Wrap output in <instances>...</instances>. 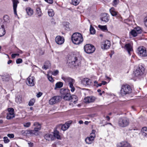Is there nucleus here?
<instances>
[{"label":"nucleus","mask_w":147,"mask_h":147,"mask_svg":"<svg viewBox=\"0 0 147 147\" xmlns=\"http://www.w3.org/2000/svg\"><path fill=\"white\" fill-rule=\"evenodd\" d=\"M3 20L4 21L7 22H9L10 21L9 16L7 15H5L3 17Z\"/></svg>","instance_id":"39"},{"label":"nucleus","mask_w":147,"mask_h":147,"mask_svg":"<svg viewBox=\"0 0 147 147\" xmlns=\"http://www.w3.org/2000/svg\"><path fill=\"white\" fill-rule=\"evenodd\" d=\"M63 84V83L59 82H57L56 84L55 89H56L57 88H60L62 87Z\"/></svg>","instance_id":"32"},{"label":"nucleus","mask_w":147,"mask_h":147,"mask_svg":"<svg viewBox=\"0 0 147 147\" xmlns=\"http://www.w3.org/2000/svg\"><path fill=\"white\" fill-rule=\"evenodd\" d=\"M22 59H21L19 58L17 59L16 60V63L17 64H19L22 63Z\"/></svg>","instance_id":"48"},{"label":"nucleus","mask_w":147,"mask_h":147,"mask_svg":"<svg viewBox=\"0 0 147 147\" xmlns=\"http://www.w3.org/2000/svg\"><path fill=\"white\" fill-rule=\"evenodd\" d=\"M61 79L63 80L67 84L70 89V90L72 92H73L75 90V89L73 84L75 82V80L74 79L69 77L62 76Z\"/></svg>","instance_id":"2"},{"label":"nucleus","mask_w":147,"mask_h":147,"mask_svg":"<svg viewBox=\"0 0 147 147\" xmlns=\"http://www.w3.org/2000/svg\"><path fill=\"white\" fill-rule=\"evenodd\" d=\"M36 13L39 17H41L42 15V13L40 8L38 7L36 8Z\"/></svg>","instance_id":"35"},{"label":"nucleus","mask_w":147,"mask_h":147,"mask_svg":"<svg viewBox=\"0 0 147 147\" xmlns=\"http://www.w3.org/2000/svg\"><path fill=\"white\" fill-rule=\"evenodd\" d=\"M94 85L95 86V85H97L98 84V83L96 81H95L94 82Z\"/></svg>","instance_id":"60"},{"label":"nucleus","mask_w":147,"mask_h":147,"mask_svg":"<svg viewBox=\"0 0 147 147\" xmlns=\"http://www.w3.org/2000/svg\"><path fill=\"white\" fill-rule=\"evenodd\" d=\"M125 49L128 52V53L130 55H131V52L133 51L132 47L129 43L126 44L124 47Z\"/></svg>","instance_id":"16"},{"label":"nucleus","mask_w":147,"mask_h":147,"mask_svg":"<svg viewBox=\"0 0 147 147\" xmlns=\"http://www.w3.org/2000/svg\"><path fill=\"white\" fill-rule=\"evenodd\" d=\"M0 76L2 77V79L3 81H8L11 78L9 74H7L5 76L0 75Z\"/></svg>","instance_id":"23"},{"label":"nucleus","mask_w":147,"mask_h":147,"mask_svg":"<svg viewBox=\"0 0 147 147\" xmlns=\"http://www.w3.org/2000/svg\"><path fill=\"white\" fill-rule=\"evenodd\" d=\"M42 92H39L37 94L36 96L38 98L42 96Z\"/></svg>","instance_id":"53"},{"label":"nucleus","mask_w":147,"mask_h":147,"mask_svg":"<svg viewBox=\"0 0 147 147\" xmlns=\"http://www.w3.org/2000/svg\"><path fill=\"white\" fill-rule=\"evenodd\" d=\"M61 97L59 96H55L51 98L49 101L50 105H53L59 102L61 99Z\"/></svg>","instance_id":"11"},{"label":"nucleus","mask_w":147,"mask_h":147,"mask_svg":"<svg viewBox=\"0 0 147 147\" xmlns=\"http://www.w3.org/2000/svg\"><path fill=\"white\" fill-rule=\"evenodd\" d=\"M142 132L143 136L147 137V127H143L142 130Z\"/></svg>","instance_id":"29"},{"label":"nucleus","mask_w":147,"mask_h":147,"mask_svg":"<svg viewBox=\"0 0 147 147\" xmlns=\"http://www.w3.org/2000/svg\"><path fill=\"white\" fill-rule=\"evenodd\" d=\"M68 61L69 63V65H72L73 67L78 66L80 64V62L77 57L74 55H70L68 57Z\"/></svg>","instance_id":"3"},{"label":"nucleus","mask_w":147,"mask_h":147,"mask_svg":"<svg viewBox=\"0 0 147 147\" xmlns=\"http://www.w3.org/2000/svg\"><path fill=\"white\" fill-rule=\"evenodd\" d=\"M15 101L18 104H20L22 102V96L21 95H17Z\"/></svg>","instance_id":"26"},{"label":"nucleus","mask_w":147,"mask_h":147,"mask_svg":"<svg viewBox=\"0 0 147 147\" xmlns=\"http://www.w3.org/2000/svg\"><path fill=\"white\" fill-rule=\"evenodd\" d=\"M28 144L29 145L31 146H32L33 145V143L32 142H28Z\"/></svg>","instance_id":"58"},{"label":"nucleus","mask_w":147,"mask_h":147,"mask_svg":"<svg viewBox=\"0 0 147 147\" xmlns=\"http://www.w3.org/2000/svg\"><path fill=\"white\" fill-rule=\"evenodd\" d=\"M101 83L102 84L105 85L107 84V82L105 81H102Z\"/></svg>","instance_id":"59"},{"label":"nucleus","mask_w":147,"mask_h":147,"mask_svg":"<svg viewBox=\"0 0 147 147\" xmlns=\"http://www.w3.org/2000/svg\"><path fill=\"white\" fill-rule=\"evenodd\" d=\"M52 21H51L52 23L53 24H55V22L54 21V19H52Z\"/></svg>","instance_id":"62"},{"label":"nucleus","mask_w":147,"mask_h":147,"mask_svg":"<svg viewBox=\"0 0 147 147\" xmlns=\"http://www.w3.org/2000/svg\"><path fill=\"white\" fill-rule=\"evenodd\" d=\"M69 90H70L64 88L61 89L60 90V92L61 94V97H62L63 96H64L68 93L69 92Z\"/></svg>","instance_id":"20"},{"label":"nucleus","mask_w":147,"mask_h":147,"mask_svg":"<svg viewBox=\"0 0 147 147\" xmlns=\"http://www.w3.org/2000/svg\"><path fill=\"white\" fill-rule=\"evenodd\" d=\"M59 73V71L57 70H56L54 71L52 74L54 76H56Z\"/></svg>","instance_id":"49"},{"label":"nucleus","mask_w":147,"mask_h":147,"mask_svg":"<svg viewBox=\"0 0 147 147\" xmlns=\"http://www.w3.org/2000/svg\"><path fill=\"white\" fill-rule=\"evenodd\" d=\"M145 68L142 66H140L134 72L136 76L138 77L142 75L144 71Z\"/></svg>","instance_id":"10"},{"label":"nucleus","mask_w":147,"mask_h":147,"mask_svg":"<svg viewBox=\"0 0 147 147\" xmlns=\"http://www.w3.org/2000/svg\"><path fill=\"white\" fill-rule=\"evenodd\" d=\"M82 83L85 86L90 85L91 84V80L89 79L88 78H86L83 79L82 80Z\"/></svg>","instance_id":"18"},{"label":"nucleus","mask_w":147,"mask_h":147,"mask_svg":"<svg viewBox=\"0 0 147 147\" xmlns=\"http://www.w3.org/2000/svg\"><path fill=\"white\" fill-rule=\"evenodd\" d=\"M95 132V130H93L90 134V136L87 137L86 138L85 141L87 144H90L92 143L96 137Z\"/></svg>","instance_id":"7"},{"label":"nucleus","mask_w":147,"mask_h":147,"mask_svg":"<svg viewBox=\"0 0 147 147\" xmlns=\"http://www.w3.org/2000/svg\"><path fill=\"white\" fill-rule=\"evenodd\" d=\"M56 42L59 45L63 44L64 41V39L63 37L59 36H57L55 39Z\"/></svg>","instance_id":"15"},{"label":"nucleus","mask_w":147,"mask_h":147,"mask_svg":"<svg viewBox=\"0 0 147 147\" xmlns=\"http://www.w3.org/2000/svg\"><path fill=\"white\" fill-rule=\"evenodd\" d=\"M129 121L128 119L125 117L120 118L118 120V125L121 127H126L129 125Z\"/></svg>","instance_id":"5"},{"label":"nucleus","mask_w":147,"mask_h":147,"mask_svg":"<svg viewBox=\"0 0 147 147\" xmlns=\"http://www.w3.org/2000/svg\"><path fill=\"white\" fill-rule=\"evenodd\" d=\"M3 123V121L1 119L0 120V124H2Z\"/></svg>","instance_id":"64"},{"label":"nucleus","mask_w":147,"mask_h":147,"mask_svg":"<svg viewBox=\"0 0 147 147\" xmlns=\"http://www.w3.org/2000/svg\"><path fill=\"white\" fill-rule=\"evenodd\" d=\"M119 2V0H114L113 1V4L115 5L117 4Z\"/></svg>","instance_id":"56"},{"label":"nucleus","mask_w":147,"mask_h":147,"mask_svg":"<svg viewBox=\"0 0 147 147\" xmlns=\"http://www.w3.org/2000/svg\"><path fill=\"white\" fill-rule=\"evenodd\" d=\"M51 66V65L50 62L49 61L46 62L43 66L42 67V68L43 69L46 70Z\"/></svg>","instance_id":"30"},{"label":"nucleus","mask_w":147,"mask_h":147,"mask_svg":"<svg viewBox=\"0 0 147 147\" xmlns=\"http://www.w3.org/2000/svg\"><path fill=\"white\" fill-rule=\"evenodd\" d=\"M98 27L99 28L103 31H105L107 30V26L106 25L102 26L99 25L98 26Z\"/></svg>","instance_id":"34"},{"label":"nucleus","mask_w":147,"mask_h":147,"mask_svg":"<svg viewBox=\"0 0 147 147\" xmlns=\"http://www.w3.org/2000/svg\"><path fill=\"white\" fill-rule=\"evenodd\" d=\"M102 84L101 83H100L99 84H98L97 85H95V86H96L97 87H98V86H100L102 85Z\"/></svg>","instance_id":"57"},{"label":"nucleus","mask_w":147,"mask_h":147,"mask_svg":"<svg viewBox=\"0 0 147 147\" xmlns=\"http://www.w3.org/2000/svg\"><path fill=\"white\" fill-rule=\"evenodd\" d=\"M44 54V51L42 50H40L39 54L40 55H42Z\"/></svg>","instance_id":"55"},{"label":"nucleus","mask_w":147,"mask_h":147,"mask_svg":"<svg viewBox=\"0 0 147 147\" xmlns=\"http://www.w3.org/2000/svg\"><path fill=\"white\" fill-rule=\"evenodd\" d=\"M35 102V100L34 99H32L29 102L28 105L30 106H32L34 105Z\"/></svg>","instance_id":"44"},{"label":"nucleus","mask_w":147,"mask_h":147,"mask_svg":"<svg viewBox=\"0 0 147 147\" xmlns=\"http://www.w3.org/2000/svg\"><path fill=\"white\" fill-rule=\"evenodd\" d=\"M71 99L72 100V101H73L74 103H76L78 100V97L75 95H73L71 96Z\"/></svg>","instance_id":"36"},{"label":"nucleus","mask_w":147,"mask_h":147,"mask_svg":"<svg viewBox=\"0 0 147 147\" xmlns=\"http://www.w3.org/2000/svg\"><path fill=\"white\" fill-rule=\"evenodd\" d=\"M7 110L9 112V113L11 114H14V110L12 108H9L7 109Z\"/></svg>","instance_id":"43"},{"label":"nucleus","mask_w":147,"mask_h":147,"mask_svg":"<svg viewBox=\"0 0 147 147\" xmlns=\"http://www.w3.org/2000/svg\"><path fill=\"white\" fill-rule=\"evenodd\" d=\"M79 123L80 124H82L83 123V121H82L80 120L79 121Z\"/></svg>","instance_id":"63"},{"label":"nucleus","mask_w":147,"mask_h":147,"mask_svg":"<svg viewBox=\"0 0 147 147\" xmlns=\"http://www.w3.org/2000/svg\"><path fill=\"white\" fill-rule=\"evenodd\" d=\"M4 141L5 143H8L9 142V140L7 137H4L3 138Z\"/></svg>","instance_id":"45"},{"label":"nucleus","mask_w":147,"mask_h":147,"mask_svg":"<svg viewBox=\"0 0 147 147\" xmlns=\"http://www.w3.org/2000/svg\"><path fill=\"white\" fill-rule=\"evenodd\" d=\"M48 13L49 16L51 17L53 16L55 14L53 10L52 9H49L48 11Z\"/></svg>","instance_id":"31"},{"label":"nucleus","mask_w":147,"mask_h":147,"mask_svg":"<svg viewBox=\"0 0 147 147\" xmlns=\"http://www.w3.org/2000/svg\"><path fill=\"white\" fill-rule=\"evenodd\" d=\"M96 98L94 96H91L85 98L84 100V102L86 103L93 102L95 101Z\"/></svg>","instance_id":"14"},{"label":"nucleus","mask_w":147,"mask_h":147,"mask_svg":"<svg viewBox=\"0 0 147 147\" xmlns=\"http://www.w3.org/2000/svg\"><path fill=\"white\" fill-rule=\"evenodd\" d=\"M144 24L145 26L147 27V16L144 18Z\"/></svg>","instance_id":"50"},{"label":"nucleus","mask_w":147,"mask_h":147,"mask_svg":"<svg viewBox=\"0 0 147 147\" xmlns=\"http://www.w3.org/2000/svg\"><path fill=\"white\" fill-rule=\"evenodd\" d=\"M71 40L72 42L76 45L80 44L83 41L82 35L78 32L75 33L73 34L71 36Z\"/></svg>","instance_id":"1"},{"label":"nucleus","mask_w":147,"mask_h":147,"mask_svg":"<svg viewBox=\"0 0 147 147\" xmlns=\"http://www.w3.org/2000/svg\"><path fill=\"white\" fill-rule=\"evenodd\" d=\"M12 62V60H9L7 62L8 64H9L10 63H11V62Z\"/></svg>","instance_id":"61"},{"label":"nucleus","mask_w":147,"mask_h":147,"mask_svg":"<svg viewBox=\"0 0 147 147\" xmlns=\"http://www.w3.org/2000/svg\"><path fill=\"white\" fill-rule=\"evenodd\" d=\"M45 1L48 3L50 4H52L53 2V0H45Z\"/></svg>","instance_id":"54"},{"label":"nucleus","mask_w":147,"mask_h":147,"mask_svg":"<svg viewBox=\"0 0 147 147\" xmlns=\"http://www.w3.org/2000/svg\"><path fill=\"white\" fill-rule=\"evenodd\" d=\"M31 125L30 123V122H28L27 123H24L23 124L24 126L25 127H28Z\"/></svg>","instance_id":"46"},{"label":"nucleus","mask_w":147,"mask_h":147,"mask_svg":"<svg viewBox=\"0 0 147 147\" xmlns=\"http://www.w3.org/2000/svg\"><path fill=\"white\" fill-rule=\"evenodd\" d=\"M137 51L138 55L140 56L143 57L147 56V49L143 47H139Z\"/></svg>","instance_id":"6"},{"label":"nucleus","mask_w":147,"mask_h":147,"mask_svg":"<svg viewBox=\"0 0 147 147\" xmlns=\"http://www.w3.org/2000/svg\"><path fill=\"white\" fill-rule=\"evenodd\" d=\"M111 45L110 41L108 40H106L102 42L101 47L102 49H107L110 47Z\"/></svg>","instance_id":"13"},{"label":"nucleus","mask_w":147,"mask_h":147,"mask_svg":"<svg viewBox=\"0 0 147 147\" xmlns=\"http://www.w3.org/2000/svg\"><path fill=\"white\" fill-rule=\"evenodd\" d=\"M19 54L18 53L13 54L11 55V57L12 58H14L16 57V56H19Z\"/></svg>","instance_id":"51"},{"label":"nucleus","mask_w":147,"mask_h":147,"mask_svg":"<svg viewBox=\"0 0 147 147\" xmlns=\"http://www.w3.org/2000/svg\"><path fill=\"white\" fill-rule=\"evenodd\" d=\"M34 125L36 126V127L34 128V130L35 131V132L37 133V131H38L40 129V125L38 122H35L34 123Z\"/></svg>","instance_id":"24"},{"label":"nucleus","mask_w":147,"mask_h":147,"mask_svg":"<svg viewBox=\"0 0 147 147\" xmlns=\"http://www.w3.org/2000/svg\"><path fill=\"white\" fill-rule=\"evenodd\" d=\"M80 0H72V3L74 5H77L78 4Z\"/></svg>","instance_id":"42"},{"label":"nucleus","mask_w":147,"mask_h":147,"mask_svg":"<svg viewBox=\"0 0 147 147\" xmlns=\"http://www.w3.org/2000/svg\"><path fill=\"white\" fill-rule=\"evenodd\" d=\"M71 122L70 121L66 122L65 124L62 125L61 126V128L63 131H65L70 126Z\"/></svg>","instance_id":"19"},{"label":"nucleus","mask_w":147,"mask_h":147,"mask_svg":"<svg viewBox=\"0 0 147 147\" xmlns=\"http://www.w3.org/2000/svg\"><path fill=\"white\" fill-rule=\"evenodd\" d=\"M109 19V15L106 13L103 14L102 17L101 18V20L105 22H108Z\"/></svg>","instance_id":"17"},{"label":"nucleus","mask_w":147,"mask_h":147,"mask_svg":"<svg viewBox=\"0 0 147 147\" xmlns=\"http://www.w3.org/2000/svg\"><path fill=\"white\" fill-rule=\"evenodd\" d=\"M62 97L64 100H71V95L70 92L65 95L64 96H63Z\"/></svg>","instance_id":"27"},{"label":"nucleus","mask_w":147,"mask_h":147,"mask_svg":"<svg viewBox=\"0 0 147 147\" xmlns=\"http://www.w3.org/2000/svg\"><path fill=\"white\" fill-rule=\"evenodd\" d=\"M130 34L134 37L136 36L138 34V33H137L136 32V31L134 29L132 30L130 32Z\"/></svg>","instance_id":"40"},{"label":"nucleus","mask_w":147,"mask_h":147,"mask_svg":"<svg viewBox=\"0 0 147 147\" xmlns=\"http://www.w3.org/2000/svg\"><path fill=\"white\" fill-rule=\"evenodd\" d=\"M47 78L51 82L53 81V79L51 76H50L49 75H47Z\"/></svg>","instance_id":"47"},{"label":"nucleus","mask_w":147,"mask_h":147,"mask_svg":"<svg viewBox=\"0 0 147 147\" xmlns=\"http://www.w3.org/2000/svg\"><path fill=\"white\" fill-rule=\"evenodd\" d=\"M90 34H94L95 33V30L91 25H90Z\"/></svg>","instance_id":"41"},{"label":"nucleus","mask_w":147,"mask_h":147,"mask_svg":"<svg viewBox=\"0 0 147 147\" xmlns=\"http://www.w3.org/2000/svg\"><path fill=\"white\" fill-rule=\"evenodd\" d=\"M26 83L30 86H34L35 84V79L34 77L31 75L27 79Z\"/></svg>","instance_id":"9"},{"label":"nucleus","mask_w":147,"mask_h":147,"mask_svg":"<svg viewBox=\"0 0 147 147\" xmlns=\"http://www.w3.org/2000/svg\"><path fill=\"white\" fill-rule=\"evenodd\" d=\"M85 52L87 53H93L95 50L94 47L90 44H87L84 47Z\"/></svg>","instance_id":"8"},{"label":"nucleus","mask_w":147,"mask_h":147,"mask_svg":"<svg viewBox=\"0 0 147 147\" xmlns=\"http://www.w3.org/2000/svg\"><path fill=\"white\" fill-rule=\"evenodd\" d=\"M7 136L10 138H13L14 137V135L13 134H8L7 135Z\"/></svg>","instance_id":"52"},{"label":"nucleus","mask_w":147,"mask_h":147,"mask_svg":"<svg viewBox=\"0 0 147 147\" xmlns=\"http://www.w3.org/2000/svg\"><path fill=\"white\" fill-rule=\"evenodd\" d=\"M26 11L28 15L29 16H32L33 13V11L32 9L30 7H27L26 9Z\"/></svg>","instance_id":"28"},{"label":"nucleus","mask_w":147,"mask_h":147,"mask_svg":"<svg viewBox=\"0 0 147 147\" xmlns=\"http://www.w3.org/2000/svg\"><path fill=\"white\" fill-rule=\"evenodd\" d=\"M131 89L129 85L123 84L121 86L120 92L121 96H124L131 93Z\"/></svg>","instance_id":"4"},{"label":"nucleus","mask_w":147,"mask_h":147,"mask_svg":"<svg viewBox=\"0 0 147 147\" xmlns=\"http://www.w3.org/2000/svg\"><path fill=\"white\" fill-rule=\"evenodd\" d=\"M14 114H11L9 113L7 114L6 118L8 119H10L15 117Z\"/></svg>","instance_id":"38"},{"label":"nucleus","mask_w":147,"mask_h":147,"mask_svg":"<svg viewBox=\"0 0 147 147\" xmlns=\"http://www.w3.org/2000/svg\"><path fill=\"white\" fill-rule=\"evenodd\" d=\"M45 138L47 140H53L54 139V136L53 135L51 134H46L44 136Z\"/></svg>","instance_id":"21"},{"label":"nucleus","mask_w":147,"mask_h":147,"mask_svg":"<svg viewBox=\"0 0 147 147\" xmlns=\"http://www.w3.org/2000/svg\"><path fill=\"white\" fill-rule=\"evenodd\" d=\"M22 132L24 135L28 137L32 136L34 135H36L38 134L34 130L22 131Z\"/></svg>","instance_id":"12"},{"label":"nucleus","mask_w":147,"mask_h":147,"mask_svg":"<svg viewBox=\"0 0 147 147\" xmlns=\"http://www.w3.org/2000/svg\"><path fill=\"white\" fill-rule=\"evenodd\" d=\"M110 11L112 15L113 16H116L117 15V13L115 11L113 8H111L110 9Z\"/></svg>","instance_id":"33"},{"label":"nucleus","mask_w":147,"mask_h":147,"mask_svg":"<svg viewBox=\"0 0 147 147\" xmlns=\"http://www.w3.org/2000/svg\"><path fill=\"white\" fill-rule=\"evenodd\" d=\"M53 135V136H54V139L55 138H56L58 139H61V137L59 135V132L57 130L54 131Z\"/></svg>","instance_id":"25"},{"label":"nucleus","mask_w":147,"mask_h":147,"mask_svg":"<svg viewBox=\"0 0 147 147\" xmlns=\"http://www.w3.org/2000/svg\"><path fill=\"white\" fill-rule=\"evenodd\" d=\"M138 34L141 33L142 32V30L140 27H137L134 28V29Z\"/></svg>","instance_id":"37"},{"label":"nucleus","mask_w":147,"mask_h":147,"mask_svg":"<svg viewBox=\"0 0 147 147\" xmlns=\"http://www.w3.org/2000/svg\"><path fill=\"white\" fill-rule=\"evenodd\" d=\"M13 2L14 13L15 14H16V8L17 6V4L19 3V2L17 0H13Z\"/></svg>","instance_id":"22"}]
</instances>
